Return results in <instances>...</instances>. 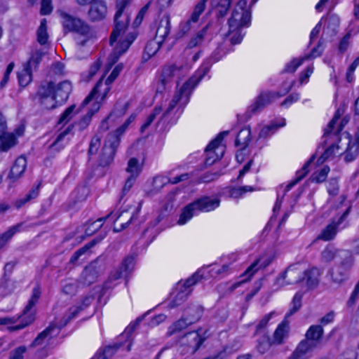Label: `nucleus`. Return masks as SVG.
<instances>
[{
    "instance_id": "obj_1",
    "label": "nucleus",
    "mask_w": 359,
    "mask_h": 359,
    "mask_svg": "<svg viewBox=\"0 0 359 359\" xmlns=\"http://www.w3.org/2000/svg\"><path fill=\"white\" fill-rule=\"evenodd\" d=\"M129 4V0H116V12L114 15V27L110 36V43L113 45L120 37V40L114 47V51L109 56L111 65L117 62L119 57L126 53L132 43L137 37L135 32H131L127 34L125 39H122V35L127 29L130 16L127 12H124V9Z\"/></svg>"
},
{
    "instance_id": "obj_2",
    "label": "nucleus",
    "mask_w": 359,
    "mask_h": 359,
    "mask_svg": "<svg viewBox=\"0 0 359 359\" xmlns=\"http://www.w3.org/2000/svg\"><path fill=\"white\" fill-rule=\"evenodd\" d=\"M41 296V290L39 286H36L32 290V296L28 302L27 305L23 310L22 315L18 317H5L0 318V325H12L17 322L18 319H20V323L14 326L8 327L10 332L18 331L22 330L34 320L35 310L34 306L37 303Z\"/></svg>"
},
{
    "instance_id": "obj_3",
    "label": "nucleus",
    "mask_w": 359,
    "mask_h": 359,
    "mask_svg": "<svg viewBox=\"0 0 359 359\" xmlns=\"http://www.w3.org/2000/svg\"><path fill=\"white\" fill-rule=\"evenodd\" d=\"M57 13L61 18L63 28L68 32L77 33L79 35L76 38L77 44L81 46H85L93 36L90 27L81 19L70 15L62 10H58Z\"/></svg>"
},
{
    "instance_id": "obj_4",
    "label": "nucleus",
    "mask_w": 359,
    "mask_h": 359,
    "mask_svg": "<svg viewBox=\"0 0 359 359\" xmlns=\"http://www.w3.org/2000/svg\"><path fill=\"white\" fill-rule=\"evenodd\" d=\"M219 204L220 200L218 198H199L184 208L177 223L180 225L184 224L198 212L214 210Z\"/></svg>"
},
{
    "instance_id": "obj_5",
    "label": "nucleus",
    "mask_w": 359,
    "mask_h": 359,
    "mask_svg": "<svg viewBox=\"0 0 359 359\" xmlns=\"http://www.w3.org/2000/svg\"><path fill=\"white\" fill-rule=\"evenodd\" d=\"M197 86V81H195L194 77L190 78L186 81L180 89L175 93L172 99L170 100L167 109L162 114L158 123L161 121H168L175 114L174 110L177 107V104L182 100L184 99V104L188 100V97L191 93V90Z\"/></svg>"
},
{
    "instance_id": "obj_6",
    "label": "nucleus",
    "mask_w": 359,
    "mask_h": 359,
    "mask_svg": "<svg viewBox=\"0 0 359 359\" xmlns=\"http://www.w3.org/2000/svg\"><path fill=\"white\" fill-rule=\"evenodd\" d=\"M247 3L248 0H240L233 8L231 16L228 20L230 34L250 25L251 13L246 8Z\"/></svg>"
},
{
    "instance_id": "obj_7",
    "label": "nucleus",
    "mask_w": 359,
    "mask_h": 359,
    "mask_svg": "<svg viewBox=\"0 0 359 359\" xmlns=\"http://www.w3.org/2000/svg\"><path fill=\"white\" fill-rule=\"evenodd\" d=\"M123 68V64L117 65L108 78L105 80L104 83H103V78H101L90 93L83 100L82 105H86L90 101H91L95 97L98 98L100 96V100H104L106 97L109 91L110 90V85L111 83L118 77L120 72L122 71Z\"/></svg>"
},
{
    "instance_id": "obj_8",
    "label": "nucleus",
    "mask_w": 359,
    "mask_h": 359,
    "mask_svg": "<svg viewBox=\"0 0 359 359\" xmlns=\"http://www.w3.org/2000/svg\"><path fill=\"white\" fill-rule=\"evenodd\" d=\"M303 270L301 265L294 264L290 265L276 280L274 285L276 289L280 288L287 285L295 284L302 282Z\"/></svg>"
},
{
    "instance_id": "obj_9",
    "label": "nucleus",
    "mask_w": 359,
    "mask_h": 359,
    "mask_svg": "<svg viewBox=\"0 0 359 359\" xmlns=\"http://www.w3.org/2000/svg\"><path fill=\"white\" fill-rule=\"evenodd\" d=\"M120 143V138L116 134H109L104 142L100 156L99 164L101 166L109 165L114 160L117 147Z\"/></svg>"
},
{
    "instance_id": "obj_10",
    "label": "nucleus",
    "mask_w": 359,
    "mask_h": 359,
    "mask_svg": "<svg viewBox=\"0 0 359 359\" xmlns=\"http://www.w3.org/2000/svg\"><path fill=\"white\" fill-rule=\"evenodd\" d=\"M195 310L196 314L193 316L191 318H182L180 320H177L175 323H173L170 327L168 330L169 335H171L177 332H180L184 328H186L188 325L194 323L198 321L201 317L202 316L203 309L200 305H192L187 309L185 313L186 315H191V311Z\"/></svg>"
},
{
    "instance_id": "obj_11",
    "label": "nucleus",
    "mask_w": 359,
    "mask_h": 359,
    "mask_svg": "<svg viewBox=\"0 0 359 359\" xmlns=\"http://www.w3.org/2000/svg\"><path fill=\"white\" fill-rule=\"evenodd\" d=\"M187 67L183 64H169L165 65L162 71L161 77V86H158L157 91L164 90L165 85L175 78H180L187 73Z\"/></svg>"
},
{
    "instance_id": "obj_12",
    "label": "nucleus",
    "mask_w": 359,
    "mask_h": 359,
    "mask_svg": "<svg viewBox=\"0 0 359 359\" xmlns=\"http://www.w3.org/2000/svg\"><path fill=\"white\" fill-rule=\"evenodd\" d=\"M283 95L278 92H263L256 98L254 103L248 107L246 113L249 116L262 111L267 105L270 104L274 100L280 97Z\"/></svg>"
},
{
    "instance_id": "obj_13",
    "label": "nucleus",
    "mask_w": 359,
    "mask_h": 359,
    "mask_svg": "<svg viewBox=\"0 0 359 359\" xmlns=\"http://www.w3.org/2000/svg\"><path fill=\"white\" fill-rule=\"evenodd\" d=\"M53 91L54 83L52 81L42 84L38 90L37 95L40 102L47 109H54L57 107V104H59L53 95Z\"/></svg>"
},
{
    "instance_id": "obj_14",
    "label": "nucleus",
    "mask_w": 359,
    "mask_h": 359,
    "mask_svg": "<svg viewBox=\"0 0 359 359\" xmlns=\"http://www.w3.org/2000/svg\"><path fill=\"white\" fill-rule=\"evenodd\" d=\"M323 334V329L321 325H312L307 330L305 335L306 338L299 344H304L309 348V351L312 353L320 344Z\"/></svg>"
},
{
    "instance_id": "obj_15",
    "label": "nucleus",
    "mask_w": 359,
    "mask_h": 359,
    "mask_svg": "<svg viewBox=\"0 0 359 359\" xmlns=\"http://www.w3.org/2000/svg\"><path fill=\"white\" fill-rule=\"evenodd\" d=\"M111 214L108 215L107 217H100L97 221L88 223L86 225H81L76 228L74 234L72 236H67L66 240L70 239L72 236H76L77 234L81 233V235H78V238L80 239V241H82L86 236H90L94 234L97 230H99L102 226V222L107 218L110 217Z\"/></svg>"
},
{
    "instance_id": "obj_16",
    "label": "nucleus",
    "mask_w": 359,
    "mask_h": 359,
    "mask_svg": "<svg viewBox=\"0 0 359 359\" xmlns=\"http://www.w3.org/2000/svg\"><path fill=\"white\" fill-rule=\"evenodd\" d=\"M102 273V267L97 261L92 262L86 266L81 276L79 281L83 285H90L95 283Z\"/></svg>"
},
{
    "instance_id": "obj_17",
    "label": "nucleus",
    "mask_w": 359,
    "mask_h": 359,
    "mask_svg": "<svg viewBox=\"0 0 359 359\" xmlns=\"http://www.w3.org/2000/svg\"><path fill=\"white\" fill-rule=\"evenodd\" d=\"M228 131H223L220 133L205 148L207 157L205 163L207 166L212 165L219 158V156L216 155L215 150L219 148L222 140L228 135Z\"/></svg>"
},
{
    "instance_id": "obj_18",
    "label": "nucleus",
    "mask_w": 359,
    "mask_h": 359,
    "mask_svg": "<svg viewBox=\"0 0 359 359\" xmlns=\"http://www.w3.org/2000/svg\"><path fill=\"white\" fill-rule=\"evenodd\" d=\"M351 267L348 261L343 262L340 265L332 267L329 273L333 283L340 285L348 278V271Z\"/></svg>"
},
{
    "instance_id": "obj_19",
    "label": "nucleus",
    "mask_w": 359,
    "mask_h": 359,
    "mask_svg": "<svg viewBox=\"0 0 359 359\" xmlns=\"http://www.w3.org/2000/svg\"><path fill=\"white\" fill-rule=\"evenodd\" d=\"M344 141L347 144L344 151V160L346 162L353 161L359 154V135H356L353 139L347 134L344 137Z\"/></svg>"
},
{
    "instance_id": "obj_20",
    "label": "nucleus",
    "mask_w": 359,
    "mask_h": 359,
    "mask_svg": "<svg viewBox=\"0 0 359 359\" xmlns=\"http://www.w3.org/2000/svg\"><path fill=\"white\" fill-rule=\"evenodd\" d=\"M204 340L205 339L198 332L193 331L184 334L181 339V343L182 345L187 346L191 353H194L200 348Z\"/></svg>"
},
{
    "instance_id": "obj_21",
    "label": "nucleus",
    "mask_w": 359,
    "mask_h": 359,
    "mask_svg": "<svg viewBox=\"0 0 359 359\" xmlns=\"http://www.w3.org/2000/svg\"><path fill=\"white\" fill-rule=\"evenodd\" d=\"M222 58V55L219 50H215L212 55L207 58L199 67L197 71L198 76H194L195 81H197V84L201 81L205 75L210 71L212 65L219 61Z\"/></svg>"
},
{
    "instance_id": "obj_22",
    "label": "nucleus",
    "mask_w": 359,
    "mask_h": 359,
    "mask_svg": "<svg viewBox=\"0 0 359 359\" xmlns=\"http://www.w3.org/2000/svg\"><path fill=\"white\" fill-rule=\"evenodd\" d=\"M171 29L170 16L165 14L161 19L156 29L154 40L162 43L168 36Z\"/></svg>"
},
{
    "instance_id": "obj_23",
    "label": "nucleus",
    "mask_w": 359,
    "mask_h": 359,
    "mask_svg": "<svg viewBox=\"0 0 359 359\" xmlns=\"http://www.w3.org/2000/svg\"><path fill=\"white\" fill-rule=\"evenodd\" d=\"M320 271L316 267L303 271L302 283H304L309 289L315 288L319 283Z\"/></svg>"
},
{
    "instance_id": "obj_24",
    "label": "nucleus",
    "mask_w": 359,
    "mask_h": 359,
    "mask_svg": "<svg viewBox=\"0 0 359 359\" xmlns=\"http://www.w3.org/2000/svg\"><path fill=\"white\" fill-rule=\"evenodd\" d=\"M287 319L285 317L284 320L278 325L274 331L272 337L274 345L283 344L289 337L290 325Z\"/></svg>"
},
{
    "instance_id": "obj_25",
    "label": "nucleus",
    "mask_w": 359,
    "mask_h": 359,
    "mask_svg": "<svg viewBox=\"0 0 359 359\" xmlns=\"http://www.w3.org/2000/svg\"><path fill=\"white\" fill-rule=\"evenodd\" d=\"M189 177V173H184L173 178H167L163 176L155 177L153 180L154 189L156 191H159L168 183L176 184L180 182L188 180Z\"/></svg>"
},
{
    "instance_id": "obj_26",
    "label": "nucleus",
    "mask_w": 359,
    "mask_h": 359,
    "mask_svg": "<svg viewBox=\"0 0 359 359\" xmlns=\"http://www.w3.org/2000/svg\"><path fill=\"white\" fill-rule=\"evenodd\" d=\"M72 86L69 81H63L57 85L54 83L53 95L59 104L66 102L72 92Z\"/></svg>"
},
{
    "instance_id": "obj_27",
    "label": "nucleus",
    "mask_w": 359,
    "mask_h": 359,
    "mask_svg": "<svg viewBox=\"0 0 359 359\" xmlns=\"http://www.w3.org/2000/svg\"><path fill=\"white\" fill-rule=\"evenodd\" d=\"M107 6L101 0L95 1L88 11V15L92 20H100L105 17Z\"/></svg>"
},
{
    "instance_id": "obj_28",
    "label": "nucleus",
    "mask_w": 359,
    "mask_h": 359,
    "mask_svg": "<svg viewBox=\"0 0 359 359\" xmlns=\"http://www.w3.org/2000/svg\"><path fill=\"white\" fill-rule=\"evenodd\" d=\"M26 158L22 156L18 158L11 169L8 178L11 179L13 182H15L22 176L26 169Z\"/></svg>"
},
{
    "instance_id": "obj_29",
    "label": "nucleus",
    "mask_w": 359,
    "mask_h": 359,
    "mask_svg": "<svg viewBox=\"0 0 359 359\" xmlns=\"http://www.w3.org/2000/svg\"><path fill=\"white\" fill-rule=\"evenodd\" d=\"M92 301L93 297L90 296H87L83 299L81 306L70 308L69 315L63 318L59 329L65 326L72 318H75L81 311L88 307L91 304Z\"/></svg>"
},
{
    "instance_id": "obj_30",
    "label": "nucleus",
    "mask_w": 359,
    "mask_h": 359,
    "mask_svg": "<svg viewBox=\"0 0 359 359\" xmlns=\"http://www.w3.org/2000/svg\"><path fill=\"white\" fill-rule=\"evenodd\" d=\"M56 327L57 326L55 324H50L48 327L38 334L36 339L31 344L30 346L35 347L42 345L46 339H50L53 336V333Z\"/></svg>"
},
{
    "instance_id": "obj_31",
    "label": "nucleus",
    "mask_w": 359,
    "mask_h": 359,
    "mask_svg": "<svg viewBox=\"0 0 359 359\" xmlns=\"http://www.w3.org/2000/svg\"><path fill=\"white\" fill-rule=\"evenodd\" d=\"M304 344H298L294 350L286 359H310L312 353Z\"/></svg>"
},
{
    "instance_id": "obj_32",
    "label": "nucleus",
    "mask_w": 359,
    "mask_h": 359,
    "mask_svg": "<svg viewBox=\"0 0 359 359\" xmlns=\"http://www.w3.org/2000/svg\"><path fill=\"white\" fill-rule=\"evenodd\" d=\"M127 109H128V103H126L123 105L116 104L114 109L111 112V114L109 115L107 118H106L101 123V124L100 126V130H101L102 131L107 130L109 128L108 123H107L108 120L112 118L113 116H123V114H125Z\"/></svg>"
},
{
    "instance_id": "obj_33",
    "label": "nucleus",
    "mask_w": 359,
    "mask_h": 359,
    "mask_svg": "<svg viewBox=\"0 0 359 359\" xmlns=\"http://www.w3.org/2000/svg\"><path fill=\"white\" fill-rule=\"evenodd\" d=\"M339 226V224L335 222L329 224L322 230L321 233L318 236L317 238L325 241L334 239L337 233Z\"/></svg>"
},
{
    "instance_id": "obj_34",
    "label": "nucleus",
    "mask_w": 359,
    "mask_h": 359,
    "mask_svg": "<svg viewBox=\"0 0 359 359\" xmlns=\"http://www.w3.org/2000/svg\"><path fill=\"white\" fill-rule=\"evenodd\" d=\"M231 0H212L211 6L213 9H217L216 15L217 18L224 17L231 6Z\"/></svg>"
},
{
    "instance_id": "obj_35",
    "label": "nucleus",
    "mask_w": 359,
    "mask_h": 359,
    "mask_svg": "<svg viewBox=\"0 0 359 359\" xmlns=\"http://www.w3.org/2000/svg\"><path fill=\"white\" fill-rule=\"evenodd\" d=\"M315 158V155H313L310 159L302 167L301 170L297 172L296 178L291 181L285 187V192L289 191L292 187H294L298 182H299L309 172L308 167L313 162Z\"/></svg>"
},
{
    "instance_id": "obj_36",
    "label": "nucleus",
    "mask_w": 359,
    "mask_h": 359,
    "mask_svg": "<svg viewBox=\"0 0 359 359\" xmlns=\"http://www.w3.org/2000/svg\"><path fill=\"white\" fill-rule=\"evenodd\" d=\"M286 121L285 118H281L278 123H271V124L264 126L259 132V137L265 138L275 133V131L280 128L285 126Z\"/></svg>"
},
{
    "instance_id": "obj_37",
    "label": "nucleus",
    "mask_w": 359,
    "mask_h": 359,
    "mask_svg": "<svg viewBox=\"0 0 359 359\" xmlns=\"http://www.w3.org/2000/svg\"><path fill=\"white\" fill-rule=\"evenodd\" d=\"M48 37L49 36L47 32V21L46 19H42L36 31L37 42L41 46L46 45L48 43Z\"/></svg>"
},
{
    "instance_id": "obj_38",
    "label": "nucleus",
    "mask_w": 359,
    "mask_h": 359,
    "mask_svg": "<svg viewBox=\"0 0 359 359\" xmlns=\"http://www.w3.org/2000/svg\"><path fill=\"white\" fill-rule=\"evenodd\" d=\"M272 345H274L272 339L267 334H263L258 339L256 348L259 353L264 354L269 350Z\"/></svg>"
},
{
    "instance_id": "obj_39",
    "label": "nucleus",
    "mask_w": 359,
    "mask_h": 359,
    "mask_svg": "<svg viewBox=\"0 0 359 359\" xmlns=\"http://www.w3.org/2000/svg\"><path fill=\"white\" fill-rule=\"evenodd\" d=\"M250 141V130L249 128H243L238 133L235 144L237 147H241V149H244L248 145Z\"/></svg>"
},
{
    "instance_id": "obj_40",
    "label": "nucleus",
    "mask_w": 359,
    "mask_h": 359,
    "mask_svg": "<svg viewBox=\"0 0 359 359\" xmlns=\"http://www.w3.org/2000/svg\"><path fill=\"white\" fill-rule=\"evenodd\" d=\"M208 31V26L204 27L202 29L194 34L189 40L187 48H193L203 43Z\"/></svg>"
},
{
    "instance_id": "obj_41",
    "label": "nucleus",
    "mask_w": 359,
    "mask_h": 359,
    "mask_svg": "<svg viewBox=\"0 0 359 359\" xmlns=\"http://www.w3.org/2000/svg\"><path fill=\"white\" fill-rule=\"evenodd\" d=\"M44 53L41 49H36L33 51L31 55L29 60H28L25 67L32 69H36L41 62Z\"/></svg>"
},
{
    "instance_id": "obj_42",
    "label": "nucleus",
    "mask_w": 359,
    "mask_h": 359,
    "mask_svg": "<svg viewBox=\"0 0 359 359\" xmlns=\"http://www.w3.org/2000/svg\"><path fill=\"white\" fill-rule=\"evenodd\" d=\"M16 143V139L12 134L5 133L0 137V151H7L10 148L13 147Z\"/></svg>"
},
{
    "instance_id": "obj_43",
    "label": "nucleus",
    "mask_w": 359,
    "mask_h": 359,
    "mask_svg": "<svg viewBox=\"0 0 359 359\" xmlns=\"http://www.w3.org/2000/svg\"><path fill=\"white\" fill-rule=\"evenodd\" d=\"M22 224L10 227L6 232L0 235V249L2 248L11 238L20 230Z\"/></svg>"
},
{
    "instance_id": "obj_44",
    "label": "nucleus",
    "mask_w": 359,
    "mask_h": 359,
    "mask_svg": "<svg viewBox=\"0 0 359 359\" xmlns=\"http://www.w3.org/2000/svg\"><path fill=\"white\" fill-rule=\"evenodd\" d=\"M98 242L99 241H97L95 239L93 240L92 241L88 243L82 248H79L76 252H74V253L70 258V263L75 264L83 255L87 253L89 251V250L93 246H95Z\"/></svg>"
},
{
    "instance_id": "obj_45",
    "label": "nucleus",
    "mask_w": 359,
    "mask_h": 359,
    "mask_svg": "<svg viewBox=\"0 0 359 359\" xmlns=\"http://www.w3.org/2000/svg\"><path fill=\"white\" fill-rule=\"evenodd\" d=\"M126 170L130 174V176L137 178L142 171V166L140 165L138 159L131 158L128 162Z\"/></svg>"
},
{
    "instance_id": "obj_46",
    "label": "nucleus",
    "mask_w": 359,
    "mask_h": 359,
    "mask_svg": "<svg viewBox=\"0 0 359 359\" xmlns=\"http://www.w3.org/2000/svg\"><path fill=\"white\" fill-rule=\"evenodd\" d=\"M202 276L199 274L198 272L193 274L190 278L187 279L184 282H179L177 284V288H182L183 290L190 291L191 292V290L190 287L196 284L200 280H201Z\"/></svg>"
},
{
    "instance_id": "obj_47",
    "label": "nucleus",
    "mask_w": 359,
    "mask_h": 359,
    "mask_svg": "<svg viewBox=\"0 0 359 359\" xmlns=\"http://www.w3.org/2000/svg\"><path fill=\"white\" fill-rule=\"evenodd\" d=\"M179 291L169 304L170 308H175L182 304L190 294V291L183 290L182 288H177Z\"/></svg>"
},
{
    "instance_id": "obj_48",
    "label": "nucleus",
    "mask_w": 359,
    "mask_h": 359,
    "mask_svg": "<svg viewBox=\"0 0 359 359\" xmlns=\"http://www.w3.org/2000/svg\"><path fill=\"white\" fill-rule=\"evenodd\" d=\"M302 294L300 292H297L294 294L293 299L291 303V309L289 311L285 314V318H289L291 316L295 313L302 306Z\"/></svg>"
},
{
    "instance_id": "obj_49",
    "label": "nucleus",
    "mask_w": 359,
    "mask_h": 359,
    "mask_svg": "<svg viewBox=\"0 0 359 359\" xmlns=\"http://www.w3.org/2000/svg\"><path fill=\"white\" fill-rule=\"evenodd\" d=\"M39 187L40 184H39L36 187L32 188L24 198L18 200L16 201V207L18 208H20L26 203L29 202L32 199L36 198L39 194Z\"/></svg>"
},
{
    "instance_id": "obj_50",
    "label": "nucleus",
    "mask_w": 359,
    "mask_h": 359,
    "mask_svg": "<svg viewBox=\"0 0 359 359\" xmlns=\"http://www.w3.org/2000/svg\"><path fill=\"white\" fill-rule=\"evenodd\" d=\"M162 43H158L156 40L149 41L144 48V57L147 56V59L154 55L160 48Z\"/></svg>"
},
{
    "instance_id": "obj_51",
    "label": "nucleus",
    "mask_w": 359,
    "mask_h": 359,
    "mask_svg": "<svg viewBox=\"0 0 359 359\" xmlns=\"http://www.w3.org/2000/svg\"><path fill=\"white\" fill-rule=\"evenodd\" d=\"M162 113V107L161 106H156L153 109L152 112L148 116L145 122L141 126L140 131L143 133L151 123L154 121L156 117Z\"/></svg>"
},
{
    "instance_id": "obj_52",
    "label": "nucleus",
    "mask_w": 359,
    "mask_h": 359,
    "mask_svg": "<svg viewBox=\"0 0 359 359\" xmlns=\"http://www.w3.org/2000/svg\"><path fill=\"white\" fill-rule=\"evenodd\" d=\"M257 263H254L252 264V265H250L248 269L245 271V273L242 275V276H247V278H245V279L239 281V282H237L234 284L232 285L231 286V288L232 290H235L236 289L237 287H238L242 283L248 281V280H250L251 278V277L254 275V273L257 271Z\"/></svg>"
},
{
    "instance_id": "obj_53",
    "label": "nucleus",
    "mask_w": 359,
    "mask_h": 359,
    "mask_svg": "<svg viewBox=\"0 0 359 359\" xmlns=\"http://www.w3.org/2000/svg\"><path fill=\"white\" fill-rule=\"evenodd\" d=\"M340 148L341 146L339 145H331L324 151V153L319 158L318 161L323 163L330 157L335 156L336 154L341 155L342 152L339 151Z\"/></svg>"
},
{
    "instance_id": "obj_54",
    "label": "nucleus",
    "mask_w": 359,
    "mask_h": 359,
    "mask_svg": "<svg viewBox=\"0 0 359 359\" xmlns=\"http://www.w3.org/2000/svg\"><path fill=\"white\" fill-rule=\"evenodd\" d=\"M70 130L69 127L66 129L65 131L61 133L56 138L55 142L52 145L49 147V153L50 154H53L55 152L60 151L62 149H63L64 145H57L60 141L69 133Z\"/></svg>"
},
{
    "instance_id": "obj_55",
    "label": "nucleus",
    "mask_w": 359,
    "mask_h": 359,
    "mask_svg": "<svg viewBox=\"0 0 359 359\" xmlns=\"http://www.w3.org/2000/svg\"><path fill=\"white\" fill-rule=\"evenodd\" d=\"M330 168L327 165L324 166L319 171L314 172L311 177V180L316 183H321L325 181L330 172Z\"/></svg>"
},
{
    "instance_id": "obj_56",
    "label": "nucleus",
    "mask_w": 359,
    "mask_h": 359,
    "mask_svg": "<svg viewBox=\"0 0 359 359\" xmlns=\"http://www.w3.org/2000/svg\"><path fill=\"white\" fill-rule=\"evenodd\" d=\"M75 108L76 106L74 104H72L69 106L68 108H67L60 116V119L58 121V124L65 125L67 123H68L76 114Z\"/></svg>"
},
{
    "instance_id": "obj_57",
    "label": "nucleus",
    "mask_w": 359,
    "mask_h": 359,
    "mask_svg": "<svg viewBox=\"0 0 359 359\" xmlns=\"http://www.w3.org/2000/svg\"><path fill=\"white\" fill-rule=\"evenodd\" d=\"M207 1L208 0H201L196 4L190 17L192 21H198L199 16L205 11Z\"/></svg>"
},
{
    "instance_id": "obj_58",
    "label": "nucleus",
    "mask_w": 359,
    "mask_h": 359,
    "mask_svg": "<svg viewBox=\"0 0 359 359\" xmlns=\"http://www.w3.org/2000/svg\"><path fill=\"white\" fill-rule=\"evenodd\" d=\"M18 77L20 85L26 86L32 81V70L25 67L23 70L18 74Z\"/></svg>"
},
{
    "instance_id": "obj_59",
    "label": "nucleus",
    "mask_w": 359,
    "mask_h": 359,
    "mask_svg": "<svg viewBox=\"0 0 359 359\" xmlns=\"http://www.w3.org/2000/svg\"><path fill=\"white\" fill-rule=\"evenodd\" d=\"M122 346V343H116L113 346H109L105 348L102 353L99 354L96 356L95 358L93 359H108L109 357L114 354L115 351L118 349Z\"/></svg>"
},
{
    "instance_id": "obj_60",
    "label": "nucleus",
    "mask_w": 359,
    "mask_h": 359,
    "mask_svg": "<svg viewBox=\"0 0 359 359\" xmlns=\"http://www.w3.org/2000/svg\"><path fill=\"white\" fill-rule=\"evenodd\" d=\"M99 109V106L96 108L95 111H89L88 113L83 116L81 120L76 123L80 130H83L86 129L90 123L92 116H93L95 111H97Z\"/></svg>"
},
{
    "instance_id": "obj_61",
    "label": "nucleus",
    "mask_w": 359,
    "mask_h": 359,
    "mask_svg": "<svg viewBox=\"0 0 359 359\" xmlns=\"http://www.w3.org/2000/svg\"><path fill=\"white\" fill-rule=\"evenodd\" d=\"M196 22V21H192L191 18H189L186 21L182 22L179 26L178 35L182 36L187 34L193 28V24Z\"/></svg>"
},
{
    "instance_id": "obj_62",
    "label": "nucleus",
    "mask_w": 359,
    "mask_h": 359,
    "mask_svg": "<svg viewBox=\"0 0 359 359\" xmlns=\"http://www.w3.org/2000/svg\"><path fill=\"white\" fill-rule=\"evenodd\" d=\"M337 250L331 245L327 246L321 254L322 259L325 262H329L332 261L336 256Z\"/></svg>"
},
{
    "instance_id": "obj_63",
    "label": "nucleus",
    "mask_w": 359,
    "mask_h": 359,
    "mask_svg": "<svg viewBox=\"0 0 359 359\" xmlns=\"http://www.w3.org/2000/svg\"><path fill=\"white\" fill-rule=\"evenodd\" d=\"M276 314L275 311H272L268 314H266L259 321V324L256 327L255 334H259L262 332V330L264 329L271 318Z\"/></svg>"
},
{
    "instance_id": "obj_64",
    "label": "nucleus",
    "mask_w": 359,
    "mask_h": 359,
    "mask_svg": "<svg viewBox=\"0 0 359 359\" xmlns=\"http://www.w3.org/2000/svg\"><path fill=\"white\" fill-rule=\"evenodd\" d=\"M27 351L25 346H20L10 353L8 359H23V355Z\"/></svg>"
}]
</instances>
